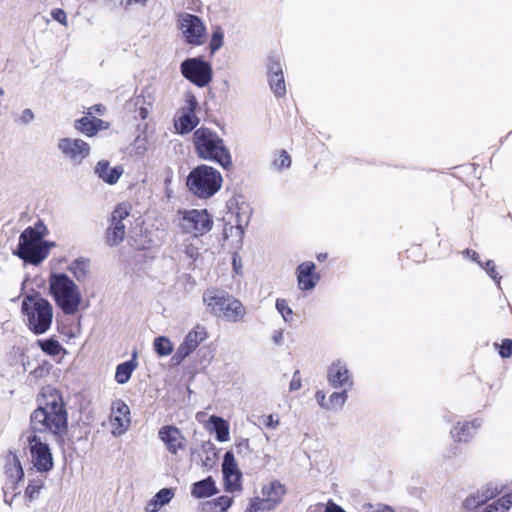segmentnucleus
Returning a JSON list of instances; mask_svg holds the SVG:
<instances>
[{"mask_svg":"<svg viewBox=\"0 0 512 512\" xmlns=\"http://www.w3.org/2000/svg\"><path fill=\"white\" fill-rule=\"evenodd\" d=\"M35 119V115H34V112L29 109V108H26L22 111L19 119H18V122L22 125H28L30 124L33 120Z\"/></svg>","mask_w":512,"mask_h":512,"instance_id":"5fc2aeb1","label":"nucleus"},{"mask_svg":"<svg viewBox=\"0 0 512 512\" xmlns=\"http://www.w3.org/2000/svg\"><path fill=\"white\" fill-rule=\"evenodd\" d=\"M283 73L281 58L279 55L273 54L267 60V76H277Z\"/></svg>","mask_w":512,"mask_h":512,"instance_id":"79ce46f5","label":"nucleus"},{"mask_svg":"<svg viewBox=\"0 0 512 512\" xmlns=\"http://www.w3.org/2000/svg\"><path fill=\"white\" fill-rule=\"evenodd\" d=\"M479 512H501L497 505H495L493 502L486 504L483 506Z\"/></svg>","mask_w":512,"mask_h":512,"instance_id":"774afa93","label":"nucleus"},{"mask_svg":"<svg viewBox=\"0 0 512 512\" xmlns=\"http://www.w3.org/2000/svg\"><path fill=\"white\" fill-rule=\"evenodd\" d=\"M229 296L230 295L223 290L208 289L203 294V301L211 314L221 317Z\"/></svg>","mask_w":512,"mask_h":512,"instance_id":"6ab92c4d","label":"nucleus"},{"mask_svg":"<svg viewBox=\"0 0 512 512\" xmlns=\"http://www.w3.org/2000/svg\"><path fill=\"white\" fill-rule=\"evenodd\" d=\"M185 255L193 260H196L199 257V250L192 244L186 245L184 249Z\"/></svg>","mask_w":512,"mask_h":512,"instance_id":"052dcab7","label":"nucleus"},{"mask_svg":"<svg viewBox=\"0 0 512 512\" xmlns=\"http://www.w3.org/2000/svg\"><path fill=\"white\" fill-rule=\"evenodd\" d=\"M224 478V488L226 492H236L242 489V472L231 474V477L228 479Z\"/></svg>","mask_w":512,"mask_h":512,"instance_id":"37998d69","label":"nucleus"},{"mask_svg":"<svg viewBox=\"0 0 512 512\" xmlns=\"http://www.w3.org/2000/svg\"><path fill=\"white\" fill-rule=\"evenodd\" d=\"M130 214V207L126 203L118 204L111 213L110 223L123 224V220Z\"/></svg>","mask_w":512,"mask_h":512,"instance_id":"a19ab883","label":"nucleus"},{"mask_svg":"<svg viewBox=\"0 0 512 512\" xmlns=\"http://www.w3.org/2000/svg\"><path fill=\"white\" fill-rule=\"evenodd\" d=\"M268 82L270 89L275 95V97L281 98L286 95V84L284 74L270 76L268 77Z\"/></svg>","mask_w":512,"mask_h":512,"instance_id":"58836bf2","label":"nucleus"},{"mask_svg":"<svg viewBox=\"0 0 512 512\" xmlns=\"http://www.w3.org/2000/svg\"><path fill=\"white\" fill-rule=\"evenodd\" d=\"M159 439L165 444L169 453L175 455L185 449V437L181 430L174 425H164L158 431Z\"/></svg>","mask_w":512,"mask_h":512,"instance_id":"dca6fc26","label":"nucleus"},{"mask_svg":"<svg viewBox=\"0 0 512 512\" xmlns=\"http://www.w3.org/2000/svg\"><path fill=\"white\" fill-rule=\"evenodd\" d=\"M275 306L285 322H290L292 320L293 311L285 299H277Z\"/></svg>","mask_w":512,"mask_h":512,"instance_id":"09e8293b","label":"nucleus"},{"mask_svg":"<svg viewBox=\"0 0 512 512\" xmlns=\"http://www.w3.org/2000/svg\"><path fill=\"white\" fill-rule=\"evenodd\" d=\"M53 20L57 21L58 23L67 26V15L66 12L61 8H54L51 10L50 13Z\"/></svg>","mask_w":512,"mask_h":512,"instance_id":"864d4df0","label":"nucleus"},{"mask_svg":"<svg viewBox=\"0 0 512 512\" xmlns=\"http://www.w3.org/2000/svg\"><path fill=\"white\" fill-rule=\"evenodd\" d=\"M497 346V344H495ZM498 353L502 358H509L512 356V339H504L498 345Z\"/></svg>","mask_w":512,"mask_h":512,"instance_id":"3c124183","label":"nucleus"},{"mask_svg":"<svg viewBox=\"0 0 512 512\" xmlns=\"http://www.w3.org/2000/svg\"><path fill=\"white\" fill-rule=\"evenodd\" d=\"M271 165L277 171L289 168L291 166V157L286 150H279L275 153Z\"/></svg>","mask_w":512,"mask_h":512,"instance_id":"ea45409f","label":"nucleus"},{"mask_svg":"<svg viewBox=\"0 0 512 512\" xmlns=\"http://www.w3.org/2000/svg\"><path fill=\"white\" fill-rule=\"evenodd\" d=\"M145 102V99L143 96H137L135 99H134V105L135 106H138L140 105V108H139V111H138V114H139V117L144 120L147 118L148 116V109L146 107H143L142 105L144 104Z\"/></svg>","mask_w":512,"mask_h":512,"instance_id":"6e6d98bb","label":"nucleus"},{"mask_svg":"<svg viewBox=\"0 0 512 512\" xmlns=\"http://www.w3.org/2000/svg\"><path fill=\"white\" fill-rule=\"evenodd\" d=\"M94 173L105 183L114 185L123 174V168L121 166L110 167L107 160H100L94 168Z\"/></svg>","mask_w":512,"mask_h":512,"instance_id":"5701e85b","label":"nucleus"},{"mask_svg":"<svg viewBox=\"0 0 512 512\" xmlns=\"http://www.w3.org/2000/svg\"><path fill=\"white\" fill-rule=\"evenodd\" d=\"M174 497V490L172 488L160 489L153 498L149 501L146 511L157 512L161 507L167 505Z\"/></svg>","mask_w":512,"mask_h":512,"instance_id":"c756f323","label":"nucleus"},{"mask_svg":"<svg viewBox=\"0 0 512 512\" xmlns=\"http://www.w3.org/2000/svg\"><path fill=\"white\" fill-rule=\"evenodd\" d=\"M49 233L43 220L39 219L33 226L25 228L20 236L19 242L13 254L25 263L37 266L49 255L55 242L44 240Z\"/></svg>","mask_w":512,"mask_h":512,"instance_id":"f03ea898","label":"nucleus"},{"mask_svg":"<svg viewBox=\"0 0 512 512\" xmlns=\"http://www.w3.org/2000/svg\"><path fill=\"white\" fill-rule=\"evenodd\" d=\"M224 43V33L223 30L220 27H217L211 36L210 43H209V49L210 53L214 54L217 52Z\"/></svg>","mask_w":512,"mask_h":512,"instance_id":"c03bdc74","label":"nucleus"},{"mask_svg":"<svg viewBox=\"0 0 512 512\" xmlns=\"http://www.w3.org/2000/svg\"><path fill=\"white\" fill-rule=\"evenodd\" d=\"M153 349L158 356L165 357L173 352L174 346L168 337L158 336L153 341Z\"/></svg>","mask_w":512,"mask_h":512,"instance_id":"4c0bfd02","label":"nucleus"},{"mask_svg":"<svg viewBox=\"0 0 512 512\" xmlns=\"http://www.w3.org/2000/svg\"><path fill=\"white\" fill-rule=\"evenodd\" d=\"M364 512H395V510L386 504H377L373 505L371 503H366L363 505Z\"/></svg>","mask_w":512,"mask_h":512,"instance_id":"603ef678","label":"nucleus"},{"mask_svg":"<svg viewBox=\"0 0 512 512\" xmlns=\"http://www.w3.org/2000/svg\"><path fill=\"white\" fill-rule=\"evenodd\" d=\"M106 112V107L103 104H94L88 108L86 116H93L94 114H98L100 116L104 115Z\"/></svg>","mask_w":512,"mask_h":512,"instance_id":"13d9d810","label":"nucleus"},{"mask_svg":"<svg viewBox=\"0 0 512 512\" xmlns=\"http://www.w3.org/2000/svg\"><path fill=\"white\" fill-rule=\"evenodd\" d=\"M57 148L65 158L78 165L91 153L90 145L80 138H61L57 143Z\"/></svg>","mask_w":512,"mask_h":512,"instance_id":"4468645a","label":"nucleus"},{"mask_svg":"<svg viewBox=\"0 0 512 512\" xmlns=\"http://www.w3.org/2000/svg\"><path fill=\"white\" fill-rule=\"evenodd\" d=\"M233 503V498L230 496L222 495L212 500H207L201 503L202 512H225Z\"/></svg>","mask_w":512,"mask_h":512,"instance_id":"7c9ffc66","label":"nucleus"},{"mask_svg":"<svg viewBox=\"0 0 512 512\" xmlns=\"http://www.w3.org/2000/svg\"><path fill=\"white\" fill-rule=\"evenodd\" d=\"M178 214L181 215L179 226L182 232L194 238L207 234L213 227V218L206 209H184Z\"/></svg>","mask_w":512,"mask_h":512,"instance_id":"0eeeda50","label":"nucleus"},{"mask_svg":"<svg viewBox=\"0 0 512 512\" xmlns=\"http://www.w3.org/2000/svg\"><path fill=\"white\" fill-rule=\"evenodd\" d=\"M482 420L475 418L472 421L458 422L457 425L451 430V435L454 441L459 443L469 442L476 434L477 430L481 427Z\"/></svg>","mask_w":512,"mask_h":512,"instance_id":"412c9836","label":"nucleus"},{"mask_svg":"<svg viewBox=\"0 0 512 512\" xmlns=\"http://www.w3.org/2000/svg\"><path fill=\"white\" fill-rule=\"evenodd\" d=\"M130 422L129 406L122 399L113 401L110 415L112 434L114 436L123 435L128 430Z\"/></svg>","mask_w":512,"mask_h":512,"instance_id":"2eb2a0df","label":"nucleus"},{"mask_svg":"<svg viewBox=\"0 0 512 512\" xmlns=\"http://www.w3.org/2000/svg\"><path fill=\"white\" fill-rule=\"evenodd\" d=\"M493 503L497 505L501 512H508L512 507V492L504 494L499 499L493 501Z\"/></svg>","mask_w":512,"mask_h":512,"instance_id":"8fccbe9b","label":"nucleus"},{"mask_svg":"<svg viewBox=\"0 0 512 512\" xmlns=\"http://www.w3.org/2000/svg\"><path fill=\"white\" fill-rule=\"evenodd\" d=\"M225 305V310L221 317L225 318L227 321L238 322L244 317L245 308L239 300L229 296Z\"/></svg>","mask_w":512,"mask_h":512,"instance_id":"c85d7f7f","label":"nucleus"},{"mask_svg":"<svg viewBox=\"0 0 512 512\" xmlns=\"http://www.w3.org/2000/svg\"><path fill=\"white\" fill-rule=\"evenodd\" d=\"M147 2L148 0H123L120 4L124 10H129L134 5L145 7Z\"/></svg>","mask_w":512,"mask_h":512,"instance_id":"bf43d9fd","label":"nucleus"},{"mask_svg":"<svg viewBox=\"0 0 512 512\" xmlns=\"http://www.w3.org/2000/svg\"><path fill=\"white\" fill-rule=\"evenodd\" d=\"M222 182L221 173L207 164L197 165L186 178L188 190L200 199L214 196L221 189Z\"/></svg>","mask_w":512,"mask_h":512,"instance_id":"423d86ee","label":"nucleus"},{"mask_svg":"<svg viewBox=\"0 0 512 512\" xmlns=\"http://www.w3.org/2000/svg\"><path fill=\"white\" fill-rule=\"evenodd\" d=\"M180 29L189 45L199 46L203 44L206 27L199 16L184 13L180 19Z\"/></svg>","mask_w":512,"mask_h":512,"instance_id":"f8f14e48","label":"nucleus"},{"mask_svg":"<svg viewBox=\"0 0 512 512\" xmlns=\"http://www.w3.org/2000/svg\"><path fill=\"white\" fill-rule=\"evenodd\" d=\"M198 101L193 93H187L185 106L180 109V115L174 119V126L178 134L186 135L192 132L199 124L196 115Z\"/></svg>","mask_w":512,"mask_h":512,"instance_id":"9d476101","label":"nucleus"},{"mask_svg":"<svg viewBox=\"0 0 512 512\" xmlns=\"http://www.w3.org/2000/svg\"><path fill=\"white\" fill-rule=\"evenodd\" d=\"M207 336L206 328L201 325H197L189 331L171 358L173 365H180Z\"/></svg>","mask_w":512,"mask_h":512,"instance_id":"ddd939ff","label":"nucleus"},{"mask_svg":"<svg viewBox=\"0 0 512 512\" xmlns=\"http://www.w3.org/2000/svg\"><path fill=\"white\" fill-rule=\"evenodd\" d=\"M315 270L316 265L312 261H306L297 266L296 277L300 290L310 291L315 288L320 280V276Z\"/></svg>","mask_w":512,"mask_h":512,"instance_id":"a211bd4d","label":"nucleus"},{"mask_svg":"<svg viewBox=\"0 0 512 512\" xmlns=\"http://www.w3.org/2000/svg\"><path fill=\"white\" fill-rule=\"evenodd\" d=\"M286 494L285 486L278 480L271 481L268 485L263 486L262 496L269 500L273 508L281 503L283 496Z\"/></svg>","mask_w":512,"mask_h":512,"instance_id":"cd10ccee","label":"nucleus"},{"mask_svg":"<svg viewBox=\"0 0 512 512\" xmlns=\"http://www.w3.org/2000/svg\"><path fill=\"white\" fill-rule=\"evenodd\" d=\"M348 391L349 390L345 389H341L340 391H334L329 396L327 404L325 405V409L329 411L341 410L348 399Z\"/></svg>","mask_w":512,"mask_h":512,"instance_id":"f704fd0d","label":"nucleus"},{"mask_svg":"<svg viewBox=\"0 0 512 512\" xmlns=\"http://www.w3.org/2000/svg\"><path fill=\"white\" fill-rule=\"evenodd\" d=\"M315 399L320 407L325 409V405L327 404L326 395L324 391L318 390L315 393Z\"/></svg>","mask_w":512,"mask_h":512,"instance_id":"69168bd1","label":"nucleus"},{"mask_svg":"<svg viewBox=\"0 0 512 512\" xmlns=\"http://www.w3.org/2000/svg\"><path fill=\"white\" fill-rule=\"evenodd\" d=\"M10 454L12 455V463H8L6 466L7 482L4 487L15 490L19 482L24 478V471L17 455L12 452Z\"/></svg>","mask_w":512,"mask_h":512,"instance_id":"b1692460","label":"nucleus"},{"mask_svg":"<svg viewBox=\"0 0 512 512\" xmlns=\"http://www.w3.org/2000/svg\"><path fill=\"white\" fill-rule=\"evenodd\" d=\"M125 236V225L110 223L106 232L107 244L111 247L119 245Z\"/></svg>","mask_w":512,"mask_h":512,"instance_id":"72a5a7b5","label":"nucleus"},{"mask_svg":"<svg viewBox=\"0 0 512 512\" xmlns=\"http://www.w3.org/2000/svg\"><path fill=\"white\" fill-rule=\"evenodd\" d=\"M90 268V260L87 258L79 257L71 262L68 266V271L73 274L78 282L85 281Z\"/></svg>","mask_w":512,"mask_h":512,"instance_id":"2f4dec72","label":"nucleus"},{"mask_svg":"<svg viewBox=\"0 0 512 512\" xmlns=\"http://www.w3.org/2000/svg\"><path fill=\"white\" fill-rule=\"evenodd\" d=\"M238 472H241V471L238 468L234 453L232 451H226L223 456V462H222L223 479L227 478V480H228L231 477V474L238 473Z\"/></svg>","mask_w":512,"mask_h":512,"instance_id":"e433bc0d","label":"nucleus"},{"mask_svg":"<svg viewBox=\"0 0 512 512\" xmlns=\"http://www.w3.org/2000/svg\"><path fill=\"white\" fill-rule=\"evenodd\" d=\"M137 357H138V351H137V349H133V351L131 353V359L124 361L116 366L115 381L118 384L123 385V384H126L130 380L132 373L138 367Z\"/></svg>","mask_w":512,"mask_h":512,"instance_id":"393cba45","label":"nucleus"},{"mask_svg":"<svg viewBox=\"0 0 512 512\" xmlns=\"http://www.w3.org/2000/svg\"><path fill=\"white\" fill-rule=\"evenodd\" d=\"M44 487V484L41 480H37V481H30L26 490H25V496L30 500H34L36 499L39 494H40V491L42 490V488Z\"/></svg>","mask_w":512,"mask_h":512,"instance_id":"49530a36","label":"nucleus"},{"mask_svg":"<svg viewBox=\"0 0 512 512\" xmlns=\"http://www.w3.org/2000/svg\"><path fill=\"white\" fill-rule=\"evenodd\" d=\"M31 461L40 473H46L52 470L53 456L49 445L42 441L41 437L37 434H31L27 438Z\"/></svg>","mask_w":512,"mask_h":512,"instance_id":"1a4fd4ad","label":"nucleus"},{"mask_svg":"<svg viewBox=\"0 0 512 512\" xmlns=\"http://www.w3.org/2000/svg\"><path fill=\"white\" fill-rule=\"evenodd\" d=\"M248 507L251 508L252 511H255V512L270 511V510L274 509L272 507V505L270 504L269 500H267V498L265 496H263L262 498L255 497V498L251 499Z\"/></svg>","mask_w":512,"mask_h":512,"instance_id":"a18cd8bd","label":"nucleus"},{"mask_svg":"<svg viewBox=\"0 0 512 512\" xmlns=\"http://www.w3.org/2000/svg\"><path fill=\"white\" fill-rule=\"evenodd\" d=\"M201 451L205 455L202 459V467L207 470L212 469L217 461V450L215 445L210 441H204L201 444Z\"/></svg>","mask_w":512,"mask_h":512,"instance_id":"473e14b6","label":"nucleus"},{"mask_svg":"<svg viewBox=\"0 0 512 512\" xmlns=\"http://www.w3.org/2000/svg\"><path fill=\"white\" fill-rule=\"evenodd\" d=\"M49 372V369L46 368L45 366H42V365H38L34 370L31 371V375L34 377V378H42L44 377L46 374H48Z\"/></svg>","mask_w":512,"mask_h":512,"instance_id":"e2e57ef3","label":"nucleus"},{"mask_svg":"<svg viewBox=\"0 0 512 512\" xmlns=\"http://www.w3.org/2000/svg\"><path fill=\"white\" fill-rule=\"evenodd\" d=\"M326 380L333 389L351 390L354 386L353 374L344 359L337 358L327 368Z\"/></svg>","mask_w":512,"mask_h":512,"instance_id":"9b49d317","label":"nucleus"},{"mask_svg":"<svg viewBox=\"0 0 512 512\" xmlns=\"http://www.w3.org/2000/svg\"><path fill=\"white\" fill-rule=\"evenodd\" d=\"M501 491V489L497 487L492 488V485L488 484L484 491H477L468 495L462 502V507L465 512H479V510L487 504L488 500L500 494Z\"/></svg>","mask_w":512,"mask_h":512,"instance_id":"f3484780","label":"nucleus"},{"mask_svg":"<svg viewBox=\"0 0 512 512\" xmlns=\"http://www.w3.org/2000/svg\"><path fill=\"white\" fill-rule=\"evenodd\" d=\"M480 267L485 270L489 277L500 287L501 276L496 270L495 262L493 260H487L485 263L482 262V266Z\"/></svg>","mask_w":512,"mask_h":512,"instance_id":"de8ad7c7","label":"nucleus"},{"mask_svg":"<svg viewBox=\"0 0 512 512\" xmlns=\"http://www.w3.org/2000/svg\"><path fill=\"white\" fill-rule=\"evenodd\" d=\"M301 386H302V382H301V377H300V371L296 370L293 373L292 380L290 381L289 390L296 391V390L300 389Z\"/></svg>","mask_w":512,"mask_h":512,"instance_id":"4d7b16f0","label":"nucleus"},{"mask_svg":"<svg viewBox=\"0 0 512 512\" xmlns=\"http://www.w3.org/2000/svg\"><path fill=\"white\" fill-rule=\"evenodd\" d=\"M21 311L27 318L28 328L35 334L46 333L52 324L53 307L40 293L26 295L21 303Z\"/></svg>","mask_w":512,"mask_h":512,"instance_id":"39448f33","label":"nucleus"},{"mask_svg":"<svg viewBox=\"0 0 512 512\" xmlns=\"http://www.w3.org/2000/svg\"><path fill=\"white\" fill-rule=\"evenodd\" d=\"M465 257L470 258L472 261L476 262L479 266H482V261L480 260L479 254L471 249H465L463 252Z\"/></svg>","mask_w":512,"mask_h":512,"instance_id":"680f3d73","label":"nucleus"},{"mask_svg":"<svg viewBox=\"0 0 512 512\" xmlns=\"http://www.w3.org/2000/svg\"><path fill=\"white\" fill-rule=\"evenodd\" d=\"M324 512H346L340 505L336 504L332 500H329Z\"/></svg>","mask_w":512,"mask_h":512,"instance_id":"0e129e2a","label":"nucleus"},{"mask_svg":"<svg viewBox=\"0 0 512 512\" xmlns=\"http://www.w3.org/2000/svg\"><path fill=\"white\" fill-rule=\"evenodd\" d=\"M110 124L95 116H83L74 121V128L87 137H94L99 131L108 129Z\"/></svg>","mask_w":512,"mask_h":512,"instance_id":"aec40b11","label":"nucleus"},{"mask_svg":"<svg viewBox=\"0 0 512 512\" xmlns=\"http://www.w3.org/2000/svg\"><path fill=\"white\" fill-rule=\"evenodd\" d=\"M182 75L197 87L207 86L213 78V69L202 57L187 58L180 64Z\"/></svg>","mask_w":512,"mask_h":512,"instance_id":"6e6552de","label":"nucleus"},{"mask_svg":"<svg viewBox=\"0 0 512 512\" xmlns=\"http://www.w3.org/2000/svg\"><path fill=\"white\" fill-rule=\"evenodd\" d=\"M49 292L65 315H74L78 312L82 301L81 292L67 274L52 273L49 276Z\"/></svg>","mask_w":512,"mask_h":512,"instance_id":"20e7f679","label":"nucleus"},{"mask_svg":"<svg viewBox=\"0 0 512 512\" xmlns=\"http://www.w3.org/2000/svg\"><path fill=\"white\" fill-rule=\"evenodd\" d=\"M219 492L212 476L194 482L191 487V495L196 499L208 498Z\"/></svg>","mask_w":512,"mask_h":512,"instance_id":"a878e982","label":"nucleus"},{"mask_svg":"<svg viewBox=\"0 0 512 512\" xmlns=\"http://www.w3.org/2000/svg\"><path fill=\"white\" fill-rule=\"evenodd\" d=\"M32 434L50 432L62 437L68 430V412L62 395L56 389L48 388L38 399V407L30 415Z\"/></svg>","mask_w":512,"mask_h":512,"instance_id":"f257e3e1","label":"nucleus"},{"mask_svg":"<svg viewBox=\"0 0 512 512\" xmlns=\"http://www.w3.org/2000/svg\"><path fill=\"white\" fill-rule=\"evenodd\" d=\"M264 424L267 428L275 429L279 425V419H274V416L271 414L265 419Z\"/></svg>","mask_w":512,"mask_h":512,"instance_id":"338daca9","label":"nucleus"},{"mask_svg":"<svg viewBox=\"0 0 512 512\" xmlns=\"http://www.w3.org/2000/svg\"><path fill=\"white\" fill-rule=\"evenodd\" d=\"M207 428L215 434V438L219 442H226L230 439L229 423L220 416L211 415L208 419Z\"/></svg>","mask_w":512,"mask_h":512,"instance_id":"bb28decb","label":"nucleus"},{"mask_svg":"<svg viewBox=\"0 0 512 512\" xmlns=\"http://www.w3.org/2000/svg\"><path fill=\"white\" fill-rule=\"evenodd\" d=\"M237 204V211L235 212L236 224L230 227L231 233L235 230V235L238 236V242L242 244V240L245 234V228L248 226L251 217V209L248 203L244 201L239 205Z\"/></svg>","mask_w":512,"mask_h":512,"instance_id":"4be33fe9","label":"nucleus"},{"mask_svg":"<svg viewBox=\"0 0 512 512\" xmlns=\"http://www.w3.org/2000/svg\"><path fill=\"white\" fill-rule=\"evenodd\" d=\"M192 142L199 159L218 164L224 170L232 167V156L224 140L212 129L200 127L193 132Z\"/></svg>","mask_w":512,"mask_h":512,"instance_id":"7ed1b4c3","label":"nucleus"},{"mask_svg":"<svg viewBox=\"0 0 512 512\" xmlns=\"http://www.w3.org/2000/svg\"><path fill=\"white\" fill-rule=\"evenodd\" d=\"M37 346L49 356H57L63 350L61 343L54 337L38 339Z\"/></svg>","mask_w":512,"mask_h":512,"instance_id":"c9c22d12","label":"nucleus"}]
</instances>
